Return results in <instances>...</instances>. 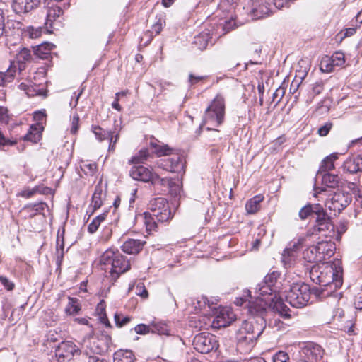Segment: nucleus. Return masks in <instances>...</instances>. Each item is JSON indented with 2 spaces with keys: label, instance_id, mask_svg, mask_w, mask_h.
Masks as SVG:
<instances>
[{
  "label": "nucleus",
  "instance_id": "obj_34",
  "mask_svg": "<svg viewBox=\"0 0 362 362\" xmlns=\"http://www.w3.org/2000/svg\"><path fill=\"white\" fill-rule=\"evenodd\" d=\"M135 357L130 350H119L114 354V362H134Z\"/></svg>",
  "mask_w": 362,
  "mask_h": 362
},
{
  "label": "nucleus",
  "instance_id": "obj_9",
  "mask_svg": "<svg viewBox=\"0 0 362 362\" xmlns=\"http://www.w3.org/2000/svg\"><path fill=\"white\" fill-rule=\"evenodd\" d=\"M148 209L149 213L156 216V220L161 223L168 221L172 217L168 202L163 197H157L151 200Z\"/></svg>",
  "mask_w": 362,
  "mask_h": 362
},
{
  "label": "nucleus",
  "instance_id": "obj_24",
  "mask_svg": "<svg viewBox=\"0 0 362 362\" xmlns=\"http://www.w3.org/2000/svg\"><path fill=\"white\" fill-rule=\"evenodd\" d=\"M130 176L136 180L147 182L152 177L151 171L143 165L133 166L130 170Z\"/></svg>",
  "mask_w": 362,
  "mask_h": 362
},
{
  "label": "nucleus",
  "instance_id": "obj_43",
  "mask_svg": "<svg viewBox=\"0 0 362 362\" xmlns=\"http://www.w3.org/2000/svg\"><path fill=\"white\" fill-rule=\"evenodd\" d=\"M47 207L45 203L40 202L33 205H27L23 210L30 214V217H33L36 214L42 213Z\"/></svg>",
  "mask_w": 362,
  "mask_h": 362
},
{
  "label": "nucleus",
  "instance_id": "obj_44",
  "mask_svg": "<svg viewBox=\"0 0 362 362\" xmlns=\"http://www.w3.org/2000/svg\"><path fill=\"white\" fill-rule=\"evenodd\" d=\"M106 213H103L95 217L88 226V231L93 234L97 231L101 223H103L106 217Z\"/></svg>",
  "mask_w": 362,
  "mask_h": 362
},
{
  "label": "nucleus",
  "instance_id": "obj_8",
  "mask_svg": "<svg viewBox=\"0 0 362 362\" xmlns=\"http://www.w3.org/2000/svg\"><path fill=\"white\" fill-rule=\"evenodd\" d=\"M308 235H320L326 238H332L334 235V226L324 209L316 216V224L311 231L308 232Z\"/></svg>",
  "mask_w": 362,
  "mask_h": 362
},
{
  "label": "nucleus",
  "instance_id": "obj_51",
  "mask_svg": "<svg viewBox=\"0 0 362 362\" xmlns=\"http://www.w3.org/2000/svg\"><path fill=\"white\" fill-rule=\"evenodd\" d=\"M299 64H302V65H300L301 67H303V65H305V66H304L303 70H298V71H296V77H298L300 79V81H301L307 76L308 70H309V68H308V63L305 61H304V60H301L299 62Z\"/></svg>",
  "mask_w": 362,
  "mask_h": 362
},
{
  "label": "nucleus",
  "instance_id": "obj_23",
  "mask_svg": "<svg viewBox=\"0 0 362 362\" xmlns=\"http://www.w3.org/2000/svg\"><path fill=\"white\" fill-rule=\"evenodd\" d=\"M145 243V241L139 239L129 238L124 242L121 248L125 253L138 254L141 251Z\"/></svg>",
  "mask_w": 362,
  "mask_h": 362
},
{
  "label": "nucleus",
  "instance_id": "obj_32",
  "mask_svg": "<svg viewBox=\"0 0 362 362\" xmlns=\"http://www.w3.org/2000/svg\"><path fill=\"white\" fill-rule=\"evenodd\" d=\"M15 69V63H11L6 72L0 71V86H6L13 80L16 74Z\"/></svg>",
  "mask_w": 362,
  "mask_h": 362
},
{
  "label": "nucleus",
  "instance_id": "obj_37",
  "mask_svg": "<svg viewBox=\"0 0 362 362\" xmlns=\"http://www.w3.org/2000/svg\"><path fill=\"white\" fill-rule=\"evenodd\" d=\"M151 324V333L158 334L159 335L170 336V329L167 324L163 322L153 321Z\"/></svg>",
  "mask_w": 362,
  "mask_h": 362
},
{
  "label": "nucleus",
  "instance_id": "obj_20",
  "mask_svg": "<svg viewBox=\"0 0 362 362\" xmlns=\"http://www.w3.org/2000/svg\"><path fill=\"white\" fill-rule=\"evenodd\" d=\"M251 12L257 19L267 17L271 13L270 4L265 0H255L251 5Z\"/></svg>",
  "mask_w": 362,
  "mask_h": 362
},
{
  "label": "nucleus",
  "instance_id": "obj_1",
  "mask_svg": "<svg viewBox=\"0 0 362 362\" xmlns=\"http://www.w3.org/2000/svg\"><path fill=\"white\" fill-rule=\"evenodd\" d=\"M311 281L320 286L329 287L337 290L343 284V268L339 259H334L330 263L315 264L310 271Z\"/></svg>",
  "mask_w": 362,
  "mask_h": 362
},
{
  "label": "nucleus",
  "instance_id": "obj_61",
  "mask_svg": "<svg viewBox=\"0 0 362 362\" xmlns=\"http://www.w3.org/2000/svg\"><path fill=\"white\" fill-rule=\"evenodd\" d=\"M127 92L126 91H122V92H118L115 94V100L114 102L112 103V108L118 110V111H121L122 110V107L120 106V105L119 104V95H126Z\"/></svg>",
  "mask_w": 362,
  "mask_h": 362
},
{
  "label": "nucleus",
  "instance_id": "obj_42",
  "mask_svg": "<svg viewBox=\"0 0 362 362\" xmlns=\"http://www.w3.org/2000/svg\"><path fill=\"white\" fill-rule=\"evenodd\" d=\"M19 88L27 94L29 97H33L38 95L39 89L35 85H33L30 81H28L25 82H21L19 86Z\"/></svg>",
  "mask_w": 362,
  "mask_h": 362
},
{
  "label": "nucleus",
  "instance_id": "obj_16",
  "mask_svg": "<svg viewBox=\"0 0 362 362\" xmlns=\"http://www.w3.org/2000/svg\"><path fill=\"white\" fill-rule=\"evenodd\" d=\"M345 63L344 54L342 52H337L331 57L325 56L320 62V69L323 72H332L335 67L341 66Z\"/></svg>",
  "mask_w": 362,
  "mask_h": 362
},
{
  "label": "nucleus",
  "instance_id": "obj_58",
  "mask_svg": "<svg viewBox=\"0 0 362 362\" xmlns=\"http://www.w3.org/2000/svg\"><path fill=\"white\" fill-rule=\"evenodd\" d=\"M245 294L243 297L237 298L235 303L238 306H242L245 303L249 301V298L251 297L250 291L249 290L244 291Z\"/></svg>",
  "mask_w": 362,
  "mask_h": 362
},
{
  "label": "nucleus",
  "instance_id": "obj_49",
  "mask_svg": "<svg viewBox=\"0 0 362 362\" xmlns=\"http://www.w3.org/2000/svg\"><path fill=\"white\" fill-rule=\"evenodd\" d=\"M115 321L117 326L121 327L128 324L131 321V317L116 313L115 315Z\"/></svg>",
  "mask_w": 362,
  "mask_h": 362
},
{
  "label": "nucleus",
  "instance_id": "obj_64",
  "mask_svg": "<svg viewBox=\"0 0 362 362\" xmlns=\"http://www.w3.org/2000/svg\"><path fill=\"white\" fill-rule=\"evenodd\" d=\"M205 78V76H194L193 74H190L189 75V83L192 86L194 85L199 81L204 80Z\"/></svg>",
  "mask_w": 362,
  "mask_h": 362
},
{
  "label": "nucleus",
  "instance_id": "obj_62",
  "mask_svg": "<svg viewBox=\"0 0 362 362\" xmlns=\"http://www.w3.org/2000/svg\"><path fill=\"white\" fill-rule=\"evenodd\" d=\"M108 139H110L108 151H114L115 146L119 139V135H118V134H117L115 136H113V132H111V136H110V137Z\"/></svg>",
  "mask_w": 362,
  "mask_h": 362
},
{
  "label": "nucleus",
  "instance_id": "obj_27",
  "mask_svg": "<svg viewBox=\"0 0 362 362\" xmlns=\"http://www.w3.org/2000/svg\"><path fill=\"white\" fill-rule=\"evenodd\" d=\"M105 197V194L103 191L102 186L100 185H96L92 196V202L89 206V209H91L89 216L103 205V201Z\"/></svg>",
  "mask_w": 362,
  "mask_h": 362
},
{
  "label": "nucleus",
  "instance_id": "obj_56",
  "mask_svg": "<svg viewBox=\"0 0 362 362\" xmlns=\"http://www.w3.org/2000/svg\"><path fill=\"white\" fill-rule=\"evenodd\" d=\"M163 25H165V21L159 18L158 21L152 25L151 32L155 33V35L159 34L163 29Z\"/></svg>",
  "mask_w": 362,
  "mask_h": 362
},
{
  "label": "nucleus",
  "instance_id": "obj_21",
  "mask_svg": "<svg viewBox=\"0 0 362 362\" xmlns=\"http://www.w3.org/2000/svg\"><path fill=\"white\" fill-rule=\"evenodd\" d=\"M305 242V238L299 237L291 240L284 250L282 260L285 263L290 262V258L293 257L294 252L302 247Z\"/></svg>",
  "mask_w": 362,
  "mask_h": 362
},
{
  "label": "nucleus",
  "instance_id": "obj_22",
  "mask_svg": "<svg viewBox=\"0 0 362 362\" xmlns=\"http://www.w3.org/2000/svg\"><path fill=\"white\" fill-rule=\"evenodd\" d=\"M343 169L352 174L362 171V154L348 158L343 164Z\"/></svg>",
  "mask_w": 362,
  "mask_h": 362
},
{
  "label": "nucleus",
  "instance_id": "obj_3",
  "mask_svg": "<svg viewBox=\"0 0 362 362\" xmlns=\"http://www.w3.org/2000/svg\"><path fill=\"white\" fill-rule=\"evenodd\" d=\"M102 269L109 274L111 280L115 281L119 276L130 269V263L127 257L119 251L107 250L100 259Z\"/></svg>",
  "mask_w": 362,
  "mask_h": 362
},
{
  "label": "nucleus",
  "instance_id": "obj_12",
  "mask_svg": "<svg viewBox=\"0 0 362 362\" xmlns=\"http://www.w3.org/2000/svg\"><path fill=\"white\" fill-rule=\"evenodd\" d=\"M84 355L88 356V362H106L105 359L97 356L103 351V348L98 344L95 339H87L83 340L81 344V351Z\"/></svg>",
  "mask_w": 362,
  "mask_h": 362
},
{
  "label": "nucleus",
  "instance_id": "obj_26",
  "mask_svg": "<svg viewBox=\"0 0 362 362\" xmlns=\"http://www.w3.org/2000/svg\"><path fill=\"white\" fill-rule=\"evenodd\" d=\"M149 145L153 149V153L158 157L171 155L175 151L168 145L161 143L155 138L151 139Z\"/></svg>",
  "mask_w": 362,
  "mask_h": 362
},
{
  "label": "nucleus",
  "instance_id": "obj_50",
  "mask_svg": "<svg viewBox=\"0 0 362 362\" xmlns=\"http://www.w3.org/2000/svg\"><path fill=\"white\" fill-rule=\"evenodd\" d=\"M135 332L138 334H147L148 333H151V324L146 325L145 324H139L137 325L134 328Z\"/></svg>",
  "mask_w": 362,
  "mask_h": 362
},
{
  "label": "nucleus",
  "instance_id": "obj_53",
  "mask_svg": "<svg viewBox=\"0 0 362 362\" xmlns=\"http://www.w3.org/2000/svg\"><path fill=\"white\" fill-rule=\"evenodd\" d=\"M81 170L86 173L89 175H93L96 169L95 163H83L81 165Z\"/></svg>",
  "mask_w": 362,
  "mask_h": 362
},
{
  "label": "nucleus",
  "instance_id": "obj_18",
  "mask_svg": "<svg viewBox=\"0 0 362 362\" xmlns=\"http://www.w3.org/2000/svg\"><path fill=\"white\" fill-rule=\"evenodd\" d=\"M323 349L320 345L313 342H308L305 344L301 348L300 356L313 362L321 359L323 356Z\"/></svg>",
  "mask_w": 362,
  "mask_h": 362
},
{
  "label": "nucleus",
  "instance_id": "obj_17",
  "mask_svg": "<svg viewBox=\"0 0 362 362\" xmlns=\"http://www.w3.org/2000/svg\"><path fill=\"white\" fill-rule=\"evenodd\" d=\"M235 319V315L229 308H221L215 313V317L211 322L215 327H225L231 324Z\"/></svg>",
  "mask_w": 362,
  "mask_h": 362
},
{
  "label": "nucleus",
  "instance_id": "obj_10",
  "mask_svg": "<svg viewBox=\"0 0 362 362\" xmlns=\"http://www.w3.org/2000/svg\"><path fill=\"white\" fill-rule=\"evenodd\" d=\"M193 346L197 351L202 354H208L213 350H216L218 344L214 335L202 332L194 337Z\"/></svg>",
  "mask_w": 362,
  "mask_h": 362
},
{
  "label": "nucleus",
  "instance_id": "obj_45",
  "mask_svg": "<svg viewBox=\"0 0 362 362\" xmlns=\"http://www.w3.org/2000/svg\"><path fill=\"white\" fill-rule=\"evenodd\" d=\"M156 216L151 215L149 212L144 213V224L146 227V230L148 232L153 231L157 228V223Z\"/></svg>",
  "mask_w": 362,
  "mask_h": 362
},
{
  "label": "nucleus",
  "instance_id": "obj_33",
  "mask_svg": "<svg viewBox=\"0 0 362 362\" xmlns=\"http://www.w3.org/2000/svg\"><path fill=\"white\" fill-rule=\"evenodd\" d=\"M54 45L52 43L46 42L37 46L34 50L35 54L42 59L48 58L51 51L54 48Z\"/></svg>",
  "mask_w": 362,
  "mask_h": 362
},
{
  "label": "nucleus",
  "instance_id": "obj_29",
  "mask_svg": "<svg viewBox=\"0 0 362 362\" xmlns=\"http://www.w3.org/2000/svg\"><path fill=\"white\" fill-rule=\"evenodd\" d=\"M321 209H323L319 204L312 205L308 204L299 211L298 216L301 220H305L313 214H315L317 216L318 214L321 212Z\"/></svg>",
  "mask_w": 362,
  "mask_h": 362
},
{
  "label": "nucleus",
  "instance_id": "obj_38",
  "mask_svg": "<svg viewBox=\"0 0 362 362\" xmlns=\"http://www.w3.org/2000/svg\"><path fill=\"white\" fill-rule=\"evenodd\" d=\"M151 156L148 148H142L131 158L129 163L132 164L143 163Z\"/></svg>",
  "mask_w": 362,
  "mask_h": 362
},
{
  "label": "nucleus",
  "instance_id": "obj_14",
  "mask_svg": "<svg viewBox=\"0 0 362 362\" xmlns=\"http://www.w3.org/2000/svg\"><path fill=\"white\" fill-rule=\"evenodd\" d=\"M257 297L255 300L251 301L249 300L247 306L248 308V311L252 315H254V317L262 316L263 317V314L266 310L267 306H269L271 302L273 301V297H263L260 296L259 293H256Z\"/></svg>",
  "mask_w": 362,
  "mask_h": 362
},
{
  "label": "nucleus",
  "instance_id": "obj_48",
  "mask_svg": "<svg viewBox=\"0 0 362 362\" xmlns=\"http://www.w3.org/2000/svg\"><path fill=\"white\" fill-rule=\"evenodd\" d=\"M42 28L40 27L35 28L33 26L27 27L24 30L25 35H28L31 39H36L41 35Z\"/></svg>",
  "mask_w": 362,
  "mask_h": 362
},
{
  "label": "nucleus",
  "instance_id": "obj_2",
  "mask_svg": "<svg viewBox=\"0 0 362 362\" xmlns=\"http://www.w3.org/2000/svg\"><path fill=\"white\" fill-rule=\"evenodd\" d=\"M266 327V321L264 317H252L243 322L237 335L239 347L247 346L250 349L254 343L262 334Z\"/></svg>",
  "mask_w": 362,
  "mask_h": 362
},
{
  "label": "nucleus",
  "instance_id": "obj_59",
  "mask_svg": "<svg viewBox=\"0 0 362 362\" xmlns=\"http://www.w3.org/2000/svg\"><path fill=\"white\" fill-rule=\"evenodd\" d=\"M0 282L8 291H12L15 287V284L5 276H0Z\"/></svg>",
  "mask_w": 362,
  "mask_h": 362
},
{
  "label": "nucleus",
  "instance_id": "obj_54",
  "mask_svg": "<svg viewBox=\"0 0 362 362\" xmlns=\"http://www.w3.org/2000/svg\"><path fill=\"white\" fill-rule=\"evenodd\" d=\"M276 310L279 313V314L285 319H288L291 317V315L288 313L289 311V308L284 305L283 303H279L276 305Z\"/></svg>",
  "mask_w": 362,
  "mask_h": 362
},
{
  "label": "nucleus",
  "instance_id": "obj_57",
  "mask_svg": "<svg viewBox=\"0 0 362 362\" xmlns=\"http://www.w3.org/2000/svg\"><path fill=\"white\" fill-rule=\"evenodd\" d=\"M332 127L331 122H327L318 129L317 133L320 136H327Z\"/></svg>",
  "mask_w": 362,
  "mask_h": 362
},
{
  "label": "nucleus",
  "instance_id": "obj_46",
  "mask_svg": "<svg viewBox=\"0 0 362 362\" xmlns=\"http://www.w3.org/2000/svg\"><path fill=\"white\" fill-rule=\"evenodd\" d=\"M92 132L99 141H103L111 136V131H105L99 126H92Z\"/></svg>",
  "mask_w": 362,
  "mask_h": 362
},
{
  "label": "nucleus",
  "instance_id": "obj_13",
  "mask_svg": "<svg viewBox=\"0 0 362 362\" xmlns=\"http://www.w3.org/2000/svg\"><path fill=\"white\" fill-rule=\"evenodd\" d=\"M352 200L351 194L344 192H334L330 199V202L327 203L330 210L335 213H340L347 206H349Z\"/></svg>",
  "mask_w": 362,
  "mask_h": 362
},
{
  "label": "nucleus",
  "instance_id": "obj_11",
  "mask_svg": "<svg viewBox=\"0 0 362 362\" xmlns=\"http://www.w3.org/2000/svg\"><path fill=\"white\" fill-rule=\"evenodd\" d=\"M170 157L160 159L158 162L159 168L171 173H184L185 162L177 153L173 152Z\"/></svg>",
  "mask_w": 362,
  "mask_h": 362
},
{
  "label": "nucleus",
  "instance_id": "obj_7",
  "mask_svg": "<svg viewBox=\"0 0 362 362\" xmlns=\"http://www.w3.org/2000/svg\"><path fill=\"white\" fill-rule=\"evenodd\" d=\"M280 273L272 272L265 276L264 280L259 283L256 288L255 293L263 297H276L277 293L281 292V284L279 281Z\"/></svg>",
  "mask_w": 362,
  "mask_h": 362
},
{
  "label": "nucleus",
  "instance_id": "obj_60",
  "mask_svg": "<svg viewBox=\"0 0 362 362\" xmlns=\"http://www.w3.org/2000/svg\"><path fill=\"white\" fill-rule=\"evenodd\" d=\"M285 94V88L283 86L279 87L273 94V100H277V103L280 102Z\"/></svg>",
  "mask_w": 362,
  "mask_h": 362
},
{
  "label": "nucleus",
  "instance_id": "obj_15",
  "mask_svg": "<svg viewBox=\"0 0 362 362\" xmlns=\"http://www.w3.org/2000/svg\"><path fill=\"white\" fill-rule=\"evenodd\" d=\"M81 348H78L76 344L71 341H62L56 349L55 355L59 362L69 361L75 354L82 353Z\"/></svg>",
  "mask_w": 362,
  "mask_h": 362
},
{
  "label": "nucleus",
  "instance_id": "obj_47",
  "mask_svg": "<svg viewBox=\"0 0 362 362\" xmlns=\"http://www.w3.org/2000/svg\"><path fill=\"white\" fill-rule=\"evenodd\" d=\"M237 27L238 25L235 19L231 17L228 21H226L223 24L219 25L218 29H221V34L225 35Z\"/></svg>",
  "mask_w": 362,
  "mask_h": 362
},
{
  "label": "nucleus",
  "instance_id": "obj_6",
  "mask_svg": "<svg viewBox=\"0 0 362 362\" xmlns=\"http://www.w3.org/2000/svg\"><path fill=\"white\" fill-rule=\"evenodd\" d=\"M225 100L217 95L205 111L204 122L214 127L220 126L224 121Z\"/></svg>",
  "mask_w": 362,
  "mask_h": 362
},
{
  "label": "nucleus",
  "instance_id": "obj_52",
  "mask_svg": "<svg viewBox=\"0 0 362 362\" xmlns=\"http://www.w3.org/2000/svg\"><path fill=\"white\" fill-rule=\"evenodd\" d=\"M289 356L286 352L279 351L273 356V362H288Z\"/></svg>",
  "mask_w": 362,
  "mask_h": 362
},
{
  "label": "nucleus",
  "instance_id": "obj_25",
  "mask_svg": "<svg viewBox=\"0 0 362 362\" xmlns=\"http://www.w3.org/2000/svg\"><path fill=\"white\" fill-rule=\"evenodd\" d=\"M31 59L30 50L27 48H22L16 54V61L11 62L16 64V71L19 72L25 69V64Z\"/></svg>",
  "mask_w": 362,
  "mask_h": 362
},
{
  "label": "nucleus",
  "instance_id": "obj_5",
  "mask_svg": "<svg viewBox=\"0 0 362 362\" xmlns=\"http://www.w3.org/2000/svg\"><path fill=\"white\" fill-rule=\"evenodd\" d=\"M286 300L296 308L306 305L310 298V288L308 284L303 282L293 283L289 290L286 291Z\"/></svg>",
  "mask_w": 362,
  "mask_h": 362
},
{
  "label": "nucleus",
  "instance_id": "obj_36",
  "mask_svg": "<svg viewBox=\"0 0 362 362\" xmlns=\"http://www.w3.org/2000/svg\"><path fill=\"white\" fill-rule=\"evenodd\" d=\"M68 300L65 308L66 314L69 315L78 314L81 309L79 299L69 296Z\"/></svg>",
  "mask_w": 362,
  "mask_h": 362
},
{
  "label": "nucleus",
  "instance_id": "obj_39",
  "mask_svg": "<svg viewBox=\"0 0 362 362\" xmlns=\"http://www.w3.org/2000/svg\"><path fill=\"white\" fill-rule=\"evenodd\" d=\"M40 129L39 126L32 125L29 132L24 136V140L37 143L41 139Z\"/></svg>",
  "mask_w": 362,
  "mask_h": 362
},
{
  "label": "nucleus",
  "instance_id": "obj_40",
  "mask_svg": "<svg viewBox=\"0 0 362 362\" xmlns=\"http://www.w3.org/2000/svg\"><path fill=\"white\" fill-rule=\"evenodd\" d=\"M339 177L337 175L326 173L322 175V182L328 187L334 188L338 186Z\"/></svg>",
  "mask_w": 362,
  "mask_h": 362
},
{
  "label": "nucleus",
  "instance_id": "obj_35",
  "mask_svg": "<svg viewBox=\"0 0 362 362\" xmlns=\"http://www.w3.org/2000/svg\"><path fill=\"white\" fill-rule=\"evenodd\" d=\"M211 36L208 30H204L194 37V44L200 50L206 48Z\"/></svg>",
  "mask_w": 362,
  "mask_h": 362
},
{
  "label": "nucleus",
  "instance_id": "obj_63",
  "mask_svg": "<svg viewBox=\"0 0 362 362\" xmlns=\"http://www.w3.org/2000/svg\"><path fill=\"white\" fill-rule=\"evenodd\" d=\"M39 192V188L35 187L31 189H25L21 193V195L25 198H30L36 192Z\"/></svg>",
  "mask_w": 362,
  "mask_h": 362
},
{
  "label": "nucleus",
  "instance_id": "obj_41",
  "mask_svg": "<svg viewBox=\"0 0 362 362\" xmlns=\"http://www.w3.org/2000/svg\"><path fill=\"white\" fill-rule=\"evenodd\" d=\"M194 320L191 321V326L197 328L198 329H205L206 327L209 326L211 323V318L206 316L193 317Z\"/></svg>",
  "mask_w": 362,
  "mask_h": 362
},
{
  "label": "nucleus",
  "instance_id": "obj_19",
  "mask_svg": "<svg viewBox=\"0 0 362 362\" xmlns=\"http://www.w3.org/2000/svg\"><path fill=\"white\" fill-rule=\"evenodd\" d=\"M41 0H13L12 9L16 14L28 13L36 9Z\"/></svg>",
  "mask_w": 362,
  "mask_h": 362
},
{
  "label": "nucleus",
  "instance_id": "obj_4",
  "mask_svg": "<svg viewBox=\"0 0 362 362\" xmlns=\"http://www.w3.org/2000/svg\"><path fill=\"white\" fill-rule=\"evenodd\" d=\"M335 251V244L330 239L321 240L316 245L308 247L303 252V258L308 262L318 263L329 259Z\"/></svg>",
  "mask_w": 362,
  "mask_h": 362
},
{
  "label": "nucleus",
  "instance_id": "obj_30",
  "mask_svg": "<svg viewBox=\"0 0 362 362\" xmlns=\"http://www.w3.org/2000/svg\"><path fill=\"white\" fill-rule=\"evenodd\" d=\"M338 158L337 153H332L327 156L322 161L317 173V176H320L322 173H327L334 168V162Z\"/></svg>",
  "mask_w": 362,
  "mask_h": 362
},
{
  "label": "nucleus",
  "instance_id": "obj_31",
  "mask_svg": "<svg viewBox=\"0 0 362 362\" xmlns=\"http://www.w3.org/2000/svg\"><path fill=\"white\" fill-rule=\"evenodd\" d=\"M264 200L262 194H257L249 199L245 204V209L248 214H255L260 208V203Z\"/></svg>",
  "mask_w": 362,
  "mask_h": 362
},
{
  "label": "nucleus",
  "instance_id": "obj_28",
  "mask_svg": "<svg viewBox=\"0 0 362 362\" xmlns=\"http://www.w3.org/2000/svg\"><path fill=\"white\" fill-rule=\"evenodd\" d=\"M63 14V9L59 6H52L48 8L47 13L46 25L49 24L50 27L55 28L57 25V18Z\"/></svg>",
  "mask_w": 362,
  "mask_h": 362
},
{
  "label": "nucleus",
  "instance_id": "obj_55",
  "mask_svg": "<svg viewBox=\"0 0 362 362\" xmlns=\"http://www.w3.org/2000/svg\"><path fill=\"white\" fill-rule=\"evenodd\" d=\"M79 129V116L78 114L74 115L71 120V127L70 132L71 134H75L78 132Z\"/></svg>",
  "mask_w": 362,
  "mask_h": 362
}]
</instances>
